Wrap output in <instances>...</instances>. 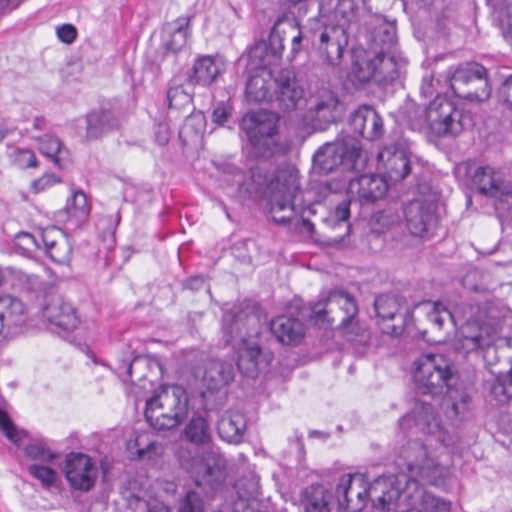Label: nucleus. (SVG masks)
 Wrapping results in <instances>:
<instances>
[{"label":"nucleus","mask_w":512,"mask_h":512,"mask_svg":"<svg viewBox=\"0 0 512 512\" xmlns=\"http://www.w3.org/2000/svg\"><path fill=\"white\" fill-rule=\"evenodd\" d=\"M401 469L398 474L383 475L376 479L370 495L373 507L383 512L396 509L402 501L408 512H450V504L428 493L417 477L425 483L439 485L446 469L428 452L420 440L405 444L396 459Z\"/></svg>","instance_id":"obj_1"},{"label":"nucleus","mask_w":512,"mask_h":512,"mask_svg":"<svg viewBox=\"0 0 512 512\" xmlns=\"http://www.w3.org/2000/svg\"><path fill=\"white\" fill-rule=\"evenodd\" d=\"M222 333L227 344L238 349L237 367L248 376L255 377L258 371V358L261 348L257 337L260 334V321L256 313L239 307L225 311L222 317Z\"/></svg>","instance_id":"obj_2"},{"label":"nucleus","mask_w":512,"mask_h":512,"mask_svg":"<svg viewBox=\"0 0 512 512\" xmlns=\"http://www.w3.org/2000/svg\"><path fill=\"white\" fill-rule=\"evenodd\" d=\"M268 210L277 224H287L304 207L299 170L293 165L277 168L268 187Z\"/></svg>","instance_id":"obj_3"},{"label":"nucleus","mask_w":512,"mask_h":512,"mask_svg":"<svg viewBox=\"0 0 512 512\" xmlns=\"http://www.w3.org/2000/svg\"><path fill=\"white\" fill-rule=\"evenodd\" d=\"M189 397L179 385L165 386L146 401L145 417L156 430H169L180 425L188 416Z\"/></svg>","instance_id":"obj_4"},{"label":"nucleus","mask_w":512,"mask_h":512,"mask_svg":"<svg viewBox=\"0 0 512 512\" xmlns=\"http://www.w3.org/2000/svg\"><path fill=\"white\" fill-rule=\"evenodd\" d=\"M359 309L355 298L345 290H330L322 293L321 298L312 304L310 318L316 324L332 325L338 322V328L356 325L355 317Z\"/></svg>","instance_id":"obj_5"},{"label":"nucleus","mask_w":512,"mask_h":512,"mask_svg":"<svg viewBox=\"0 0 512 512\" xmlns=\"http://www.w3.org/2000/svg\"><path fill=\"white\" fill-rule=\"evenodd\" d=\"M359 156L358 142L346 135L318 148L313 155V171L319 175H327L339 167L352 170L355 169Z\"/></svg>","instance_id":"obj_6"},{"label":"nucleus","mask_w":512,"mask_h":512,"mask_svg":"<svg viewBox=\"0 0 512 512\" xmlns=\"http://www.w3.org/2000/svg\"><path fill=\"white\" fill-rule=\"evenodd\" d=\"M428 120L430 133L437 137H456L472 126L469 113L438 94L428 105Z\"/></svg>","instance_id":"obj_7"},{"label":"nucleus","mask_w":512,"mask_h":512,"mask_svg":"<svg viewBox=\"0 0 512 512\" xmlns=\"http://www.w3.org/2000/svg\"><path fill=\"white\" fill-rule=\"evenodd\" d=\"M472 185L479 194L492 200L496 212L512 216V183L492 166H479L472 175Z\"/></svg>","instance_id":"obj_8"},{"label":"nucleus","mask_w":512,"mask_h":512,"mask_svg":"<svg viewBox=\"0 0 512 512\" xmlns=\"http://www.w3.org/2000/svg\"><path fill=\"white\" fill-rule=\"evenodd\" d=\"M416 388L421 394H441L452 379L451 363L441 354H426L416 361Z\"/></svg>","instance_id":"obj_9"},{"label":"nucleus","mask_w":512,"mask_h":512,"mask_svg":"<svg viewBox=\"0 0 512 512\" xmlns=\"http://www.w3.org/2000/svg\"><path fill=\"white\" fill-rule=\"evenodd\" d=\"M453 93L463 98H488L491 92L487 80V70L478 63H468L458 67L446 77Z\"/></svg>","instance_id":"obj_10"},{"label":"nucleus","mask_w":512,"mask_h":512,"mask_svg":"<svg viewBox=\"0 0 512 512\" xmlns=\"http://www.w3.org/2000/svg\"><path fill=\"white\" fill-rule=\"evenodd\" d=\"M287 25L291 29H297L298 24L294 17L282 15L275 21L268 41L255 43L248 52V57L257 69H267V66L276 64L282 57L284 50L283 39L280 36V28Z\"/></svg>","instance_id":"obj_11"},{"label":"nucleus","mask_w":512,"mask_h":512,"mask_svg":"<svg viewBox=\"0 0 512 512\" xmlns=\"http://www.w3.org/2000/svg\"><path fill=\"white\" fill-rule=\"evenodd\" d=\"M278 117L266 110L246 113L240 121V130L248 143L262 154L269 149L271 137L277 131Z\"/></svg>","instance_id":"obj_12"},{"label":"nucleus","mask_w":512,"mask_h":512,"mask_svg":"<svg viewBox=\"0 0 512 512\" xmlns=\"http://www.w3.org/2000/svg\"><path fill=\"white\" fill-rule=\"evenodd\" d=\"M438 196L432 193L409 202L404 215L406 226L413 236L425 237L437 224Z\"/></svg>","instance_id":"obj_13"},{"label":"nucleus","mask_w":512,"mask_h":512,"mask_svg":"<svg viewBox=\"0 0 512 512\" xmlns=\"http://www.w3.org/2000/svg\"><path fill=\"white\" fill-rule=\"evenodd\" d=\"M63 473L70 487L88 492L92 490L98 478V468L90 456L81 452L66 455Z\"/></svg>","instance_id":"obj_14"},{"label":"nucleus","mask_w":512,"mask_h":512,"mask_svg":"<svg viewBox=\"0 0 512 512\" xmlns=\"http://www.w3.org/2000/svg\"><path fill=\"white\" fill-rule=\"evenodd\" d=\"M404 304V298L395 294H382L375 299L377 323L384 334L396 337L403 334L406 318L400 310Z\"/></svg>","instance_id":"obj_15"},{"label":"nucleus","mask_w":512,"mask_h":512,"mask_svg":"<svg viewBox=\"0 0 512 512\" xmlns=\"http://www.w3.org/2000/svg\"><path fill=\"white\" fill-rule=\"evenodd\" d=\"M191 472L195 476L196 486L207 489V494L214 492L226 479V459L219 451L210 449L203 454L201 462Z\"/></svg>","instance_id":"obj_16"},{"label":"nucleus","mask_w":512,"mask_h":512,"mask_svg":"<svg viewBox=\"0 0 512 512\" xmlns=\"http://www.w3.org/2000/svg\"><path fill=\"white\" fill-rule=\"evenodd\" d=\"M347 45V28L344 25H326L319 34L317 48L321 62L328 67H338L342 62Z\"/></svg>","instance_id":"obj_17"},{"label":"nucleus","mask_w":512,"mask_h":512,"mask_svg":"<svg viewBox=\"0 0 512 512\" xmlns=\"http://www.w3.org/2000/svg\"><path fill=\"white\" fill-rule=\"evenodd\" d=\"M273 100L276 107L283 112L294 111L302 101L304 90L298 84L294 71L281 69L275 73Z\"/></svg>","instance_id":"obj_18"},{"label":"nucleus","mask_w":512,"mask_h":512,"mask_svg":"<svg viewBox=\"0 0 512 512\" xmlns=\"http://www.w3.org/2000/svg\"><path fill=\"white\" fill-rule=\"evenodd\" d=\"M375 483L376 480L369 487L361 486L356 484L351 474L343 475L335 492L339 508L343 512H360L365 507L367 498L373 502L370 490Z\"/></svg>","instance_id":"obj_19"},{"label":"nucleus","mask_w":512,"mask_h":512,"mask_svg":"<svg viewBox=\"0 0 512 512\" xmlns=\"http://www.w3.org/2000/svg\"><path fill=\"white\" fill-rule=\"evenodd\" d=\"M365 38L371 53H392L397 43L396 27L382 16H371L366 21Z\"/></svg>","instance_id":"obj_20"},{"label":"nucleus","mask_w":512,"mask_h":512,"mask_svg":"<svg viewBox=\"0 0 512 512\" xmlns=\"http://www.w3.org/2000/svg\"><path fill=\"white\" fill-rule=\"evenodd\" d=\"M378 163L385 179L392 182L404 180L412 171V164L406 151L395 145L384 147L378 155Z\"/></svg>","instance_id":"obj_21"},{"label":"nucleus","mask_w":512,"mask_h":512,"mask_svg":"<svg viewBox=\"0 0 512 512\" xmlns=\"http://www.w3.org/2000/svg\"><path fill=\"white\" fill-rule=\"evenodd\" d=\"M401 429L413 427L424 434H434L440 430V420L433 406L421 400H416L410 413L399 421Z\"/></svg>","instance_id":"obj_22"},{"label":"nucleus","mask_w":512,"mask_h":512,"mask_svg":"<svg viewBox=\"0 0 512 512\" xmlns=\"http://www.w3.org/2000/svg\"><path fill=\"white\" fill-rule=\"evenodd\" d=\"M347 191L352 199L373 203L385 196L388 183L387 179L379 175H361L349 181Z\"/></svg>","instance_id":"obj_23"},{"label":"nucleus","mask_w":512,"mask_h":512,"mask_svg":"<svg viewBox=\"0 0 512 512\" xmlns=\"http://www.w3.org/2000/svg\"><path fill=\"white\" fill-rule=\"evenodd\" d=\"M0 321L6 325V336L20 334L27 322V311L22 300L10 294L0 295Z\"/></svg>","instance_id":"obj_24"},{"label":"nucleus","mask_w":512,"mask_h":512,"mask_svg":"<svg viewBox=\"0 0 512 512\" xmlns=\"http://www.w3.org/2000/svg\"><path fill=\"white\" fill-rule=\"evenodd\" d=\"M275 73L268 69H257L256 72L249 76L245 96L250 103L271 102L275 88Z\"/></svg>","instance_id":"obj_25"},{"label":"nucleus","mask_w":512,"mask_h":512,"mask_svg":"<svg viewBox=\"0 0 512 512\" xmlns=\"http://www.w3.org/2000/svg\"><path fill=\"white\" fill-rule=\"evenodd\" d=\"M224 63L217 57H198L187 72V81L192 85L210 86L224 71Z\"/></svg>","instance_id":"obj_26"},{"label":"nucleus","mask_w":512,"mask_h":512,"mask_svg":"<svg viewBox=\"0 0 512 512\" xmlns=\"http://www.w3.org/2000/svg\"><path fill=\"white\" fill-rule=\"evenodd\" d=\"M338 106L339 99L337 95L330 90H322L314 97L308 114L314 125L323 129L336 120Z\"/></svg>","instance_id":"obj_27"},{"label":"nucleus","mask_w":512,"mask_h":512,"mask_svg":"<svg viewBox=\"0 0 512 512\" xmlns=\"http://www.w3.org/2000/svg\"><path fill=\"white\" fill-rule=\"evenodd\" d=\"M40 240L49 258L58 264L69 263L72 246L64 232L56 227L48 228L40 233Z\"/></svg>","instance_id":"obj_28"},{"label":"nucleus","mask_w":512,"mask_h":512,"mask_svg":"<svg viewBox=\"0 0 512 512\" xmlns=\"http://www.w3.org/2000/svg\"><path fill=\"white\" fill-rule=\"evenodd\" d=\"M350 125L355 133L367 140L379 138L383 133V122L371 106H360L350 118Z\"/></svg>","instance_id":"obj_29"},{"label":"nucleus","mask_w":512,"mask_h":512,"mask_svg":"<svg viewBox=\"0 0 512 512\" xmlns=\"http://www.w3.org/2000/svg\"><path fill=\"white\" fill-rule=\"evenodd\" d=\"M43 315L50 323L65 330H72L78 325L75 309L61 296L49 299L43 309Z\"/></svg>","instance_id":"obj_30"},{"label":"nucleus","mask_w":512,"mask_h":512,"mask_svg":"<svg viewBox=\"0 0 512 512\" xmlns=\"http://www.w3.org/2000/svg\"><path fill=\"white\" fill-rule=\"evenodd\" d=\"M224 182L232 189V193L240 198H252L261 191V181L255 179L252 171L244 172L235 167H228Z\"/></svg>","instance_id":"obj_31"},{"label":"nucleus","mask_w":512,"mask_h":512,"mask_svg":"<svg viewBox=\"0 0 512 512\" xmlns=\"http://www.w3.org/2000/svg\"><path fill=\"white\" fill-rule=\"evenodd\" d=\"M86 138L95 140L119 128L120 122L111 109L98 108L86 115Z\"/></svg>","instance_id":"obj_32"},{"label":"nucleus","mask_w":512,"mask_h":512,"mask_svg":"<svg viewBox=\"0 0 512 512\" xmlns=\"http://www.w3.org/2000/svg\"><path fill=\"white\" fill-rule=\"evenodd\" d=\"M270 330L279 342L287 345H298L304 337L303 323L297 318L285 315L273 319Z\"/></svg>","instance_id":"obj_33"},{"label":"nucleus","mask_w":512,"mask_h":512,"mask_svg":"<svg viewBox=\"0 0 512 512\" xmlns=\"http://www.w3.org/2000/svg\"><path fill=\"white\" fill-rule=\"evenodd\" d=\"M234 378V366L231 362L211 359L205 366L203 381L208 390L217 391L228 385Z\"/></svg>","instance_id":"obj_34"},{"label":"nucleus","mask_w":512,"mask_h":512,"mask_svg":"<svg viewBox=\"0 0 512 512\" xmlns=\"http://www.w3.org/2000/svg\"><path fill=\"white\" fill-rule=\"evenodd\" d=\"M190 17H179L173 23H167L164 28L166 36L163 43L167 51L177 53L187 44L189 36Z\"/></svg>","instance_id":"obj_35"},{"label":"nucleus","mask_w":512,"mask_h":512,"mask_svg":"<svg viewBox=\"0 0 512 512\" xmlns=\"http://www.w3.org/2000/svg\"><path fill=\"white\" fill-rule=\"evenodd\" d=\"M35 139L38 141L39 151L49 158L55 166L64 169L71 164L70 152L58 138L52 135H44L35 137Z\"/></svg>","instance_id":"obj_36"},{"label":"nucleus","mask_w":512,"mask_h":512,"mask_svg":"<svg viewBox=\"0 0 512 512\" xmlns=\"http://www.w3.org/2000/svg\"><path fill=\"white\" fill-rule=\"evenodd\" d=\"M374 54L377 61L375 82L382 86L392 84L400 77L404 64L397 62L392 53Z\"/></svg>","instance_id":"obj_37"},{"label":"nucleus","mask_w":512,"mask_h":512,"mask_svg":"<svg viewBox=\"0 0 512 512\" xmlns=\"http://www.w3.org/2000/svg\"><path fill=\"white\" fill-rule=\"evenodd\" d=\"M370 52L365 50H356L352 56L351 75L355 81L365 84L370 81L375 82L376 64L375 54L373 57Z\"/></svg>","instance_id":"obj_38"},{"label":"nucleus","mask_w":512,"mask_h":512,"mask_svg":"<svg viewBox=\"0 0 512 512\" xmlns=\"http://www.w3.org/2000/svg\"><path fill=\"white\" fill-rule=\"evenodd\" d=\"M220 437L229 443H239L246 429V420L239 412L226 413L218 421Z\"/></svg>","instance_id":"obj_39"},{"label":"nucleus","mask_w":512,"mask_h":512,"mask_svg":"<svg viewBox=\"0 0 512 512\" xmlns=\"http://www.w3.org/2000/svg\"><path fill=\"white\" fill-rule=\"evenodd\" d=\"M332 496L322 485H311L303 492L304 512H331Z\"/></svg>","instance_id":"obj_40"},{"label":"nucleus","mask_w":512,"mask_h":512,"mask_svg":"<svg viewBox=\"0 0 512 512\" xmlns=\"http://www.w3.org/2000/svg\"><path fill=\"white\" fill-rule=\"evenodd\" d=\"M459 343L465 353H471L489 346L490 339L477 324H467L462 328Z\"/></svg>","instance_id":"obj_41"},{"label":"nucleus","mask_w":512,"mask_h":512,"mask_svg":"<svg viewBox=\"0 0 512 512\" xmlns=\"http://www.w3.org/2000/svg\"><path fill=\"white\" fill-rule=\"evenodd\" d=\"M184 435L195 445H205L211 439V431L206 419L200 415L193 416L185 427Z\"/></svg>","instance_id":"obj_42"},{"label":"nucleus","mask_w":512,"mask_h":512,"mask_svg":"<svg viewBox=\"0 0 512 512\" xmlns=\"http://www.w3.org/2000/svg\"><path fill=\"white\" fill-rule=\"evenodd\" d=\"M206 128V118L202 112H195L186 117L179 131V137L184 144L201 138Z\"/></svg>","instance_id":"obj_43"},{"label":"nucleus","mask_w":512,"mask_h":512,"mask_svg":"<svg viewBox=\"0 0 512 512\" xmlns=\"http://www.w3.org/2000/svg\"><path fill=\"white\" fill-rule=\"evenodd\" d=\"M65 210L69 217L74 218L77 222L85 221L90 214V206L85 193L82 190L73 191L71 197L67 199Z\"/></svg>","instance_id":"obj_44"},{"label":"nucleus","mask_w":512,"mask_h":512,"mask_svg":"<svg viewBox=\"0 0 512 512\" xmlns=\"http://www.w3.org/2000/svg\"><path fill=\"white\" fill-rule=\"evenodd\" d=\"M405 113L406 121L412 130L430 133L428 106L421 108L419 106L409 105Z\"/></svg>","instance_id":"obj_45"},{"label":"nucleus","mask_w":512,"mask_h":512,"mask_svg":"<svg viewBox=\"0 0 512 512\" xmlns=\"http://www.w3.org/2000/svg\"><path fill=\"white\" fill-rule=\"evenodd\" d=\"M26 456L41 462L51 463L59 457V454L52 451L45 441H34L26 446Z\"/></svg>","instance_id":"obj_46"},{"label":"nucleus","mask_w":512,"mask_h":512,"mask_svg":"<svg viewBox=\"0 0 512 512\" xmlns=\"http://www.w3.org/2000/svg\"><path fill=\"white\" fill-rule=\"evenodd\" d=\"M350 217V202L343 201L340 203L336 209L334 218L331 220L334 223L333 228L336 230H343L344 233L342 235H337L335 237L336 241H341L343 238L348 235L350 230V224L348 222Z\"/></svg>","instance_id":"obj_47"},{"label":"nucleus","mask_w":512,"mask_h":512,"mask_svg":"<svg viewBox=\"0 0 512 512\" xmlns=\"http://www.w3.org/2000/svg\"><path fill=\"white\" fill-rule=\"evenodd\" d=\"M356 14V5L354 0H339L335 10L334 17L338 20V24L347 25L350 24Z\"/></svg>","instance_id":"obj_48"},{"label":"nucleus","mask_w":512,"mask_h":512,"mask_svg":"<svg viewBox=\"0 0 512 512\" xmlns=\"http://www.w3.org/2000/svg\"><path fill=\"white\" fill-rule=\"evenodd\" d=\"M205 505L197 491L190 490L180 500L177 512H204Z\"/></svg>","instance_id":"obj_49"},{"label":"nucleus","mask_w":512,"mask_h":512,"mask_svg":"<svg viewBox=\"0 0 512 512\" xmlns=\"http://www.w3.org/2000/svg\"><path fill=\"white\" fill-rule=\"evenodd\" d=\"M29 473L39 480L43 487L50 488L57 480V473L54 469L38 464H32L28 467Z\"/></svg>","instance_id":"obj_50"},{"label":"nucleus","mask_w":512,"mask_h":512,"mask_svg":"<svg viewBox=\"0 0 512 512\" xmlns=\"http://www.w3.org/2000/svg\"><path fill=\"white\" fill-rule=\"evenodd\" d=\"M430 310L427 312V320L438 330L443 328L446 320L452 319L451 313L440 303H428Z\"/></svg>","instance_id":"obj_51"},{"label":"nucleus","mask_w":512,"mask_h":512,"mask_svg":"<svg viewBox=\"0 0 512 512\" xmlns=\"http://www.w3.org/2000/svg\"><path fill=\"white\" fill-rule=\"evenodd\" d=\"M169 108L180 109L191 104L192 98L182 86L171 87L167 92Z\"/></svg>","instance_id":"obj_52"},{"label":"nucleus","mask_w":512,"mask_h":512,"mask_svg":"<svg viewBox=\"0 0 512 512\" xmlns=\"http://www.w3.org/2000/svg\"><path fill=\"white\" fill-rule=\"evenodd\" d=\"M355 324L349 328H339L342 333L347 337L349 341L357 343H366L369 340V332L366 326L361 323L358 319V315L355 317Z\"/></svg>","instance_id":"obj_53"},{"label":"nucleus","mask_w":512,"mask_h":512,"mask_svg":"<svg viewBox=\"0 0 512 512\" xmlns=\"http://www.w3.org/2000/svg\"><path fill=\"white\" fill-rule=\"evenodd\" d=\"M61 182V177L57 176L56 174L45 173L41 177L32 182L31 189L33 190V192L39 193Z\"/></svg>","instance_id":"obj_54"},{"label":"nucleus","mask_w":512,"mask_h":512,"mask_svg":"<svg viewBox=\"0 0 512 512\" xmlns=\"http://www.w3.org/2000/svg\"><path fill=\"white\" fill-rule=\"evenodd\" d=\"M14 162L18 167L22 169L34 168L38 166V161L35 154L32 151L26 149H19L16 151Z\"/></svg>","instance_id":"obj_55"},{"label":"nucleus","mask_w":512,"mask_h":512,"mask_svg":"<svg viewBox=\"0 0 512 512\" xmlns=\"http://www.w3.org/2000/svg\"><path fill=\"white\" fill-rule=\"evenodd\" d=\"M499 101L512 111V74L508 76L498 89Z\"/></svg>","instance_id":"obj_56"},{"label":"nucleus","mask_w":512,"mask_h":512,"mask_svg":"<svg viewBox=\"0 0 512 512\" xmlns=\"http://www.w3.org/2000/svg\"><path fill=\"white\" fill-rule=\"evenodd\" d=\"M0 429L5 433L6 437L13 443L19 441V435L15 426L10 421L8 415L0 409Z\"/></svg>","instance_id":"obj_57"},{"label":"nucleus","mask_w":512,"mask_h":512,"mask_svg":"<svg viewBox=\"0 0 512 512\" xmlns=\"http://www.w3.org/2000/svg\"><path fill=\"white\" fill-rule=\"evenodd\" d=\"M439 80L434 78L433 74H427L423 76L422 82L420 85V93L423 97H432L434 94L438 93V85Z\"/></svg>","instance_id":"obj_58"},{"label":"nucleus","mask_w":512,"mask_h":512,"mask_svg":"<svg viewBox=\"0 0 512 512\" xmlns=\"http://www.w3.org/2000/svg\"><path fill=\"white\" fill-rule=\"evenodd\" d=\"M305 210L306 203L304 202L303 209L300 212H298L290 222L295 220V226L301 233H306L308 236H313L315 230L314 224L304 217Z\"/></svg>","instance_id":"obj_59"},{"label":"nucleus","mask_w":512,"mask_h":512,"mask_svg":"<svg viewBox=\"0 0 512 512\" xmlns=\"http://www.w3.org/2000/svg\"><path fill=\"white\" fill-rule=\"evenodd\" d=\"M232 115V107L224 102H220L212 113V120L218 125H223Z\"/></svg>","instance_id":"obj_60"},{"label":"nucleus","mask_w":512,"mask_h":512,"mask_svg":"<svg viewBox=\"0 0 512 512\" xmlns=\"http://www.w3.org/2000/svg\"><path fill=\"white\" fill-rule=\"evenodd\" d=\"M499 26L505 40L512 43V7L501 13Z\"/></svg>","instance_id":"obj_61"},{"label":"nucleus","mask_w":512,"mask_h":512,"mask_svg":"<svg viewBox=\"0 0 512 512\" xmlns=\"http://www.w3.org/2000/svg\"><path fill=\"white\" fill-rule=\"evenodd\" d=\"M57 36L63 43L71 44L76 40L77 29L72 24H63L57 28Z\"/></svg>","instance_id":"obj_62"},{"label":"nucleus","mask_w":512,"mask_h":512,"mask_svg":"<svg viewBox=\"0 0 512 512\" xmlns=\"http://www.w3.org/2000/svg\"><path fill=\"white\" fill-rule=\"evenodd\" d=\"M155 140L161 146H164L169 142L170 129L166 123H159L155 127Z\"/></svg>","instance_id":"obj_63"},{"label":"nucleus","mask_w":512,"mask_h":512,"mask_svg":"<svg viewBox=\"0 0 512 512\" xmlns=\"http://www.w3.org/2000/svg\"><path fill=\"white\" fill-rule=\"evenodd\" d=\"M205 286H206V282L202 276L191 277L185 283V287L192 291H198V290L204 288Z\"/></svg>","instance_id":"obj_64"}]
</instances>
